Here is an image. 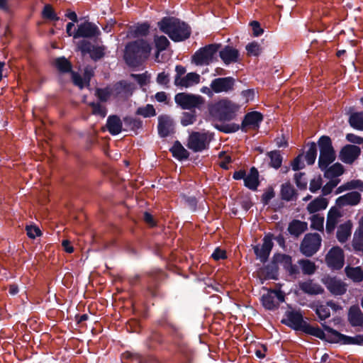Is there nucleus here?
<instances>
[{"instance_id":"17","label":"nucleus","mask_w":363,"mask_h":363,"mask_svg":"<svg viewBox=\"0 0 363 363\" xmlns=\"http://www.w3.org/2000/svg\"><path fill=\"white\" fill-rule=\"evenodd\" d=\"M162 272L161 270H152L148 272L147 279L146 281V291L149 296L152 298L160 296L159 290V283L161 279Z\"/></svg>"},{"instance_id":"24","label":"nucleus","mask_w":363,"mask_h":363,"mask_svg":"<svg viewBox=\"0 0 363 363\" xmlns=\"http://www.w3.org/2000/svg\"><path fill=\"white\" fill-rule=\"evenodd\" d=\"M259 277L264 280H277L279 277V267L272 257L270 263L263 266L258 271Z\"/></svg>"},{"instance_id":"1","label":"nucleus","mask_w":363,"mask_h":363,"mask_svg":"<svg viewBox=\"0 0 363 363\" xmlns=\"http://www.w3.org/2000/svg\"><path fill=\"white\" fill-rule=\"evenodd\" d=\"M156 324L167 332L172 343L179 348L180 352L188 355L189 349L183 342L184 333L182 328L173 320L168 308L164 309L160 317L157 320Z\"/></svg>"},{"instance_id":"7","label":"nucleus","mask_w":363,"mask_h":363,"mask_svg":"<svg viewBox=\"0 0 363 363\" xmlns=\"http://www.w3.org/2000/svg\"><path fill=\"white\" fill-rule=\"evenodd\" d=\"M317 145L320 150L318 167L321 170H324L335 160V151L332 140L328 135L320 136L317 142Z\"/></svg>"},{"instance_id":"34","label":"nucleus","mask_w":363,"mask_h":363,"mask_svg":"<svg viewBox=\"0 0 363 363\" xmlns=\"http://www.w3.org/2000/svg\"><path fill=\"white\" fill-rule=\"evenodd\" d=\"M164 335L160 331L153 330L147 339V346L149 349H155L157 346L164 344Z\"/></svg>"},{"instance_id":"12","label":"nucleus","mask_w":363,"mask_h":363,"mask_svg":"<svg viewBox=\"0 0 363 363\" xmlns=\"http://www.w3.org/2000/svg\"><path fill=\"white\" fill-rule=\"evenodd\" d=\"M209 143L207 133L192 131L188 137L186 147L194 152H199L208 149Z\"/></svg>"},{"instance_id":"2","label":"nucleus","mask_w":363,"mask_h":363,"mask_svg":"<svg viewBox=\"0 0 363 363\" xmlns=\"http://www.w3.org/2000/svg\"><path fill=\"white\" fill-rule=\"evenodd\" d=\"M157 26L174 42L184 41L191 33V27L186 22L173 16L163 17L157 23Z\"/></svg>"},{"instance_id":"48","label":"nucleus","mask_w":363,"mask_h":363,"mask_svg":"<svg viewBox=\"0 0 363 363\" xmlns=\"http://www.w3.org/2000/svg\"><path fill=\"white\" fill-rule=\"evenodd\" d=\"M345 271L347 277L353 281L360 282L363 280V270L359 267H347Z\"/></svg>"},{"instance_id":"41","label":"nucleus","mask_w":363,"mask_h":363,"mask_svg":"<svg viewBox=\"0 0 363 363\" xmlns=\"http://www.w3.org/2000/svg\"><path fill=\"white\" fill-rule=\"evenodd\" d=\"M267 156L269 159V166L275 169L281 167L283 162V156L280 150H272L267 152Z\"/></svg>"},{"instance_id":"37","label":"nucleus","mask_w":363,"mask_h":363,"mask_svg":"<svg viewBox=\"0 0 363 363\" xmlns=\"http://www.w3.org/2000/svg\"><path fill=\"white\" fill-rule=\"evenodd\" d=\"M328 201L327 199L318 196L310 202L307 206V211L309 213H315L328 207Z\"/></svg>"},{"instance_id":"50","label":"nucleus","mask_w":363,"mask_h":363,"mask_svg":"<svg viewBox=\"0 0 363 363\" xmlns=\"http://www.w3.org/2000/svg\"><path fill=\"white\" fill-rule=\"evenodd\" d=\"M154 42L157 50V57L159 56L161 52L165 50L170 45L169 40L164 35H155Z\"/></svg>"},{"instance_id":"61","label":"nucleus","mask_w":363,"mask_h":363,"mask_svg":"<svg viewBox=\"0 0 363 363\" xmlns=\"http://www.w3.org/2000/svg\"><path fill=\"white\" fill-rule=\"evenodd\" d=\"M26 230L28 237L30 239H35L42 235L41 230L36 225H26Z\"/></svg>"},{"instance_id":"14","label":"nucleus","mask_w":363,"mask_h":363,"mask_svg":"<svg viewBox=\"0 0 363 363\" xmlns=\"http://www.w3.org/2000/svg\"><path fill=\"white\" fill-rule=\"evenodd\" d=\"M274 234L268 233L264 236L262 239L263 242L261 247L258 245L253 247L255 255L262 263H265L269 259L274 246V243L272 242Z\"/></svg>"},{"instance_id":"15","label":"nucleus","mask_w":363,"mask_h":363,"mask_svg":"<svg viewBox=\"0 0 363 363\" xmlns=\"http://www.w3.org/2000/svg\"><path fill=\"white\" fill-rule=\"evenodd\" d=\"M77 48L83 55L89 54L90 57L96 62L105 55L104 46H94L86 40H82L77 43Z\"/></svg>"},{"instance_id":"45","label":"nucleus","mask_w":363,"mask_h":363,"mask_svg":"<svg viewBox=\"0 0 363 363\" xmlns=\"http://www.w3.org/2000/svg\"><path fill=\"white\" fill-rule=\"evenodd\" d=\"M298 264L301 267L302 273L305 275L313 274L317 269L315 262L308 259H301L298 261Z\"/></svg>"},{"instance_id":"20","label":"nucleus","mask_w":363,"mask_h":363,"mask_svg":"<svg viewBox=\"0 0 363 363\" xmlns=\"http://www.w3.org/2000/svg\"><path fill=\"white\" fill-rule=\"evenodd\" d=\"M175 123L173 118L167 114L158 117L157 131L160 138H164L174 133Z\"/></svg>"},{"instance_id":"27","label":"nucleus","mask_w":363,"mask_h":363,"mask_svg":"<svg viewBox=\"0 0 363 363\" xmlns=\"http://www.w3.org/2000/svg\"><path fill=\"white\" fill-rule=\"evenodd\" d=\"M361 198V194L358 191H353L339 196L336 199L335 203L339 207L356 206L360 202Z\"/></svg>"},{"instance_id":"59","label":"nucleus","mask_w":363,"mask_h":363,"mask_svg":"<svg viewBox=\"0 0 363 363\" xmlns=\"http://www.w3.org/2000/svg\"><path fill=\"white\" fill-rule=\"evenodd\" d=\"M305 173L299 172L294 174V180L297 187L301 190L306 189L307 187V181L304 178Z\"/></svg>"},{"instance_id":"8","label":"nucleus","mask_w":363,"mask_h":363,"mask_svg":"<svg viewBox=\"0 0 363 363\" xmlns=\"http://www.w3.org/2000/svg\"><path fill=\"white\" fill-rule=\"evenodd\" d=\"M321 325L323 330L329 333L328 335H325V339H322L323 341L331 344L363 345V335H357L354 337H350L340 333L325 323H321Z\"/></svg>"},{"instance_id":"26","label":"nucleus","mask_w":363,"mask_h":363,"mask_svg":"<svg viewBox=\"0 0 363 363\" xmlns=\"http://www.w3.org/2000/svg\"><path fill=\"white\" fill-rule=\"evenodd\" d=\"M347 321L353 328L363 327V313L358 305H352L349 308Z\"/></svg>"},{"instance_id":"29","label":"nucleus","mask_w":363,"mask_h":363,"mask_svg":"<svg viewBox=\"0 0 363 363\" xmlns=\"http://www.w3.org/2000/svg\"><path fill=\"white\" fill-rule=\"evenodd\" d=\"M123 121L117 115H111L106 121V128L109 133L112 135L119 134L123 129Z\"/></svg>"},{"instance_id":"31","label":"nucleus","mask_w":363,"mask_h":363,"mask_svg":"<svg viewBox=\"0 0 363 363\" xmlns=\"http://www.w3.org/2000/svg\"><path fill=\"white\" fill-rule=\"evenodd\" d=\"M341 216L339 210L335 207H332L329 210L327 216L325 230L327 233H332L337 223V219Z\"/></svg>"},{"instance_id":"3","label":"nucleus","mask_w":363,"mask_h":363,"mask_svg":"<svg viewBox=\"0 0 363 363\" xmlns=\"http://www.w3.org/2000/svg\"><path fill=\"white\" fill-rule=\"evenodd\" d=\"M285 318L281 320V323L289 328L296 330L301 331L306 335L314 336L317 338L325 339V333L323 328L321 329L318 325L313 326L303 319L301 312L298 310L286 311L284 313Z\"/></svg>"},{"instance_id":"10","label":"nucleus","mask_w":363,"mask_h":363,"mask_svg":"<svg viewBox=\"0 0 363 363\" xmlns=\"http://www.w3.org/2000/svg\"><path fill=\"white\" fill-rule=\"evenodd\" d=\"M174 101L183 110L201 109L205 99L200 95L180 92L174 96Z\"/></svg>"},{"instance_id":"42","label":"nucleus","mask_w":363,"mask_h":363,"mask_svg":"<svg viewBox=\"0 0 363 363\" xmlns=\"http://www.w3.org/2000/svg\"><path fill=\"white\" fill-rule=\"evenodd\" d=\"M54 66L62 74L70 73L72 71V63L64 56L57 57L54 61Z\"/></svg>"},{"instance_id":"28","label":"nucleus","mask_w":363,"mask_h":363,"mask_svg":"<svg viewBox=\"0 0 363 363\" xmlns=\"http://www.w3.org/2000/svg\"><path fill=\"white\" fill-rule=\"evenodd\" d=\"M298 286L301 291L311 296L322 294L324 292L323 288L320 284L314 283L312 279L299 282Z\"/></svg>"},{"instance_id":"53","label":"nucleus","mask_w":363,"mask_h":363,"mask_svg":"<svg viewBox=\"0 0 363 363\" xmlns=\"http://www.w3.org/2000/svg\"><path fill=\"white\" fill-rule=\"evenodd\" d=\"M311 308L315 311L320 321L325 320L330 316V311L327 305L319 304Z\"/></svg>"},{"instance_id":"30","label":"nucleus","mask_w":363,"mask_h":363,"mask_svg":"<svg viewBox=\"0 0 363 363\" xmlns=\"http://www.w3.org/2000/svg\"><path fill=\"white\" fill-rule=\"evenodd\" d=\"M244 185L252 191L257 189L259 185V172L255 167L250 168L249 174L244 178Z\"/></svg>"},{"instance_id":"11","label":"nucleus","mask_w":363,"mask_h":363,"mask_svg":"<svg viewBox=\"0 0 363 363\" xmlns=\"http://www.w3.org/2000/svg\"><path fill=\"white\" fill-rule=\"evenodd\" d=\"M321 240V237L318 233L305 235L300 245V252L306 257H312L319 250Z\"/></svg>"},{"instance_id":"39","label":"nucleus","mask_w":363,"mask_h":363,"mask_svg":"<svg viewBox=\"0 0 363 363\" xmlns=\"http://www.w3.org/2000/svg\"><path fill=\"white\" fill-rule=\"evenodd\" d=\"M200 82V75L196 72H189L185 77H182L181 79L175 84L176 86L182 87H189L194 84H197Z\"/></svg>"},{"instance_id":"46","label":"nucleus","mask_w":363,"mask_h":363,"mask_svg":"<svg viewBox=\"0 0 363 363\" xmlns=\"http://www.w3.org/2000/svg\"><path fill=\"white\" fill-rule=\"evenodd\" d=\"M350 125L359 130H363V111L354 112L350 116Z\"/></svg>"},{"instance_id":"64","label":"nucleus","mask_w":363,"mask_h":363,"mask_svg":"<svg viewBox=\"0 0 363 363\" xmlns=\"http://www.w3.org/2000/svg\"><path fill=\"white\" fill-rule=\"evenodd\" d=\"M275 196L274 191L272 186H269L262 196V202L264 205H267L270 200Z\"/></svg>"},{"instance_id":"52","label":"nucleus","mask_w":363,"mask_h":363,"mask_svg":"<svg viewBox=\"0 0 363 363\" xmlns=\"http://www.w3.org/2000/svg\"><path fill=\"white\" fill-rule=\"evenodd\" d=\"M136 116H142L144 118H150L156 116L155 108L152 104H147L144 106L138 107L135 112Z\"/></svg>"},{"instance_id":"40","label":"nucleus","mask_w":363,"mask_h":363,"mask_svg":"<svg viewBox=\"0 0 363 363\" xmlns=\"http://www.w3.org/2000/svg\"><path fill=\"white\" fill-rule=\"evenodd\" d=\"M352 223L349 220L341 224L337 231V239L341 243L345 242L351 235Z\"/></svg>"},{"instance_id":"18","label":"nucleus","mask_w":363,"mask_h":363,"mask_svg":"<svg viewBox=\"0 0 363 363\" xmlns=\"http://www.w3.org/2000/svg\"><path fill=\"white\" fill-rule=\"evenodd\" d=\"M235 79L232 77H218L213 79L210 86L213 92L218 94L221 92H230L234 90Z\"/></svg>"},{"instance_id":"19","label":"nucleus","mask_w":363,"mask_h":363,"mask_svg":"<svg viewBox=\"0 0 363 363\" xmlns=\"http://www.w3.org/2000/svg\"><path fill=\"white\" fill-rule=\"evenodd\" d=\"M101 34V31L94 23L85 21L78 25L77 29L73 34L74 38H91L97 37Z\"/></svg>"},{"instance_id":"23","label":"nucleus","mask_w":363,"mask_h":363,"mask_svg":"<svg viewBox=\"0 0 363 363\" xmlns=\"http://www.w3.org/2000/svg\"><path fill=\"white\" fill-rule=\"evenodd\" d=\"M361 149L354 145H346L340 152V159L346 164H352L360 155Z\"/></svg>"},{"instance_id":"38","label":"nucleus","mask_w":363,"mask_h":363,"mask_svg":"<svg viewBox=\"0 0 363 363\" xmlns=\"http://www.w3.org/2000/svg\"><path fill=\"white\" fill-rule=\"evenodd\" d=\"M111 89L113 94L116 96L121 94H131L133 92V84L125 80H121L114 84Z\"/></svg>"},{"instance_id":"16","label":"nucleus","mask_w":363,"mask_h":363,"mask_svg":"<svg viewBox=\"0 0 363 363\" xmlns=\"http://www.w3.org/2000/svg\"><path fill=\"white\" fill-rule=\"evenodd\" d=\"M325 262L333 269H340L345 263V255L342 249L338 246L333 247L325 256Z\"/></svg>"},{"instance_id":"32","label":"nucleus","mask_w":363,"mask_h":363,"mask_svg":"<svg viewBox=\"0 0 363 363\" xmlns=\"http://www.w3.org/2000/svg\"><path fill=\"white\" fill-rule=\"evenodd\" d=\"M308 229V224L305 221L293 220L289 224L287 230L290 235L298 238Z\"/></svg>"},{"instance_id":"33","label":"nucleus","mask_w":363,"mask_h":363,"mask_svg":"<svg viewBox=\"0 0 363 363\" xmlns=\"http://www.w3.org/2000/svg\"><path fill=\"white\" fill-rule=\"evenodd\" d=\"M123 124L125 127L124 130H130L135 134L138 133V130H141L143 126V122L140 118L133 116H127L123 118Z\"/></svg>"},{"instance_id":"60","label":"nucleus","mask_w":363,"mask_h":363,"mask_svg":"<svg viewBox=\"0 0 363 363\" xmlns=\"http://www.w3.org/2000/svg\"><path fill=\"white\" fill-rule=\"evenodd\" d=\"M340 179H331L328 182H327L322 188L323 195L327 196L330 194L333 189L339 184Z\"/></svg>"},{"instance_id":"55","label":"nucleus","mask_w":363,"mask_h":363,"mask_svg":"<svg viewBox=\"0 0 363 363\" xmlns=\"http://www.w3.org/2000/svg\"><path fill=\"white\" fill-rule=\"evenodd\" d=\"M245 49L247 50V55L249 56L258 57L262 52V48L256 41H252L248 43L246 45Z\"/></svg>"},{"instance_id":"22","label":"nucleus","mask_w":363,"mask_h":363,"mask_svg":"<svg viewBox=\"0 0 363 363\" xmlns=\"http://www.w3.org/2000/svg\"><path fill=\"white\" fill-rule=\"evenodd\" d=\"M323 284L334 296H341L347 291V284L335 277H328L323 279Z\"/></svg>"},{"instance_id":"56","label":"nucleus","mask_w":363,"mask_h":363,"mask_svg":"<svg viewBox=\"0 0 363 363\" xmlns=\"http://www.w3.org/2000/svg\"><path fill=\"white\" fill-rule=\"evenodd\" d=\"M89 106L92 108L91 113L94 116H99L105 118L107 114V108L99 102H90Z\"/></svg>"},{"instance_id":"44","label":"nucleus","mask_w":363,"mask_h":363,"mask_svg":"<svg viewBox=\"0 0 363 363\" xmlns=\"http://www.w3.org/2000/svg\"><path fill=\"white\" fill-rule=\"evenodd\" d=\"M281 197L283 200L289 201L296 197V192L293 186L290 183H285L281 185Z\"/></svg>"},{"instance_id":"62","label":"nucleus","mask_w":363,"mask_h":363,"mask_svg":"<svg viewBox=\"0 0 363 363\" xmlns=\"http://www.w3.org/2000/svg\"><path fill=\"white\" fill-rule=\"evenodd\" d=\"M303 156V153L299 154L291 162V168L294 171H298L305 167V164H304L303 162L302 161Z\"/></svg>"},{"instance_id":"36","label":"nucleus","mask_w":363,"mask_h":363,"mask_svg":"<svg viewBox=\"0 0 363 363\" xmlns=\"http://www.w3.org/2000/svg\"><path fill=\"white\" fill-rule=\"evenodd\" d=\"M150 28V24L147 22L138 23L130 28L129 35L134 38L145 37L149 34Z\"/></svg>"},{"instance_id":"9","label":"nucleus","mask_w":363,"mask_h":363,"mask_svg":"<svg viewBox=\"0 0 363 363\" xmlns=\"http://www.w3.org/2000/svg\"><path fill=\"white\" fill-rule=\"evenodd\" d=\"M221 47L220 43H212L199 48L192 55V62L199 66L210 65L217 60V53Z\"/></svg>"},{"instance_id":"5","label":"nucleus","mask_w":363,"mask_h":363,"mask_svg":"<svg viewBox=\"0 0 363 363\" xmlns=\"http://www.w3.org/2000/svg\"><path fill=\"white\" fill-rule=\"evenodd\" d=\"M263 119V115L260 112L255 111L245 115L240 125L234 123H223L215 125V128L218 130L227 134L235 133L240 129L243 132H246L247 128L252 130L258 129Z\"/></svg>"},{"instance_id":"13","label":"nucleus","mask_w":363,"mask_h":363,"mask_svg":"<svg viewBox=\"0 0 363 363\" xmlns=\"http://www.w3.org/2000/svg\"><path fill=\"white\" fill-rule=\"evenodd\" d=\"M263 307L269 311L277 310L280 303L284 302L285 294L281 290L269 289L260 298Z\"/></svg>"},{"instance_id":"35","label":"nucleus","mask_w":363,"mask_h":363,"mask_svg":"<svg viewBox=\"0 0 363 363\" xmlns=\"http://www.w3.org/2000/svg\"><path fill=\"white\" fill-rule=\"evenodd\" d=\"M172 156L179 161L187 160L189 152L183 147L179 140H176L169 149Z\"/></svg>"},{"instance_id":"54","label":"nucleus","mask_w":363,"mask_h":363,"mask_svg":"<svg viewBox=\"0 0 363 363\" xmlns=\"http://www.w3.org/2000/svg\"><path fill=\"white\" fill-rule=\"evenodd\" d=\"M42 17L46 20L57 21L60 18L54 11L53 7L50 4H45L42 11Z\"/></svg>"},{"instance_id":"51","label":"nucleus","mask_w":363,"mask_h":363,"mask_svg":"<svg viewBox=\"0 0 363 363\" xmlns=\"http://www.w3.org/2000/svg\"><path fill=\"white\" fill-rule=\"evenodd\" d=\"M307 145L308 150L306 152L305 159L308 165H312L315 163L317 157V143L310 142Z\"/></svg>"},{"instance_id":"63","label":"nucleus","mask_w":363,"mask_h":363,"mask_svg":"<svg viewBox=\"0 0 363 363\" xmlns=\"http://www.w3.org/2000/svg\"><path fill=\"white\" fill-rule=\"evenodd\" d=\"M70 74L73 84L77 87H79L80 89H84V84L82 77L78 72H74L73 70L70 72Z\"/></svg>"},{"instance_id":"21","label":"nucleus","mask_w":363,"mask_h":363,"mask_svg":"<svg viewBox=\"0 0 363 363\" xmlns=\"http://www.w3.org/2000/svg\"><path fill=\"white\" fill-rule=\"evenodd\" d=\"M277 264H281L289 275L296 277L299 274V269L296 264H293L290 255L281 253H275L273 255Z\"/></svg>"},{"instance_id":"6","label":"nucleus","mask_w":363,"mask_h":363,"mask_svg":"<svg viewBox=\"0 0 363 363\" xmlns=\"http://www.w3.org/2000/svg\"><path fill=\"white\" fill-rule=\"evenodd\" d=\"M211 116L220 121H230L236 118L240 106L228 99H223L208 105Z\"/></svg>"},{"instance_id":"43","label":"nucleus","mask_w":363,"mask_h":363,"mask_svg":"<svg viewBox=\"0 0 363 363\" xmlns=\"http://www.w3.org/2000/svg\"><path fill=\"white\" fill-rule=\"evenodd\" d=\"M359 189L361 191H363V182L359 179L352 180L350 182H347L341 186H338L335 191V194H338L345 191L352 190V189Z\"/></svg>"},{"instance_id":"58","label":"nucleus","mask_w":363,"mask_h":363,"mask_svg":"<svg viewBox=\"0 0 363 363\" xmlns=\"http://www.w3.org/2000/svg\"><path fill=\"white\" fill-rule=\"evenodd\" d=\"M311 228L318 231L323 230L324 217L315 214L311 218Z\"/></svg>"},{"instance_id":"25","label":"nucleus","mask_w":363,"mask_h":363,"mask_svg":"<svg viewBox=\"0 0 363 363\" xmlns=\"http://www.w3.org/2000/svg\"><path fill=\"white\" fill-rule=\"evenodd\" d=\"M218 52H219V57L221 60L226 65L235 63L239 60L240 53L238 50L232 46L225 45L223 48L221 47Z\"/></svg>"},{"instance_id":"47","label":"nucleus","mask_w":363,"mask_h":363,"mask_svg":"<svg viewBox=\"0 0 363 363\" xmlns=\"http://www.w3.org/2000/svg\"><path fill=\"white\" fill-rule=\"evenodd\" d=\"M324 176L326 178H334L342 175L344 173V167L339 162H336L330 167H327Z\"/></svg>"},{"instance_id":"4","label":"nucleus","mask_w":363,"mask_h":363,"mask_svg":"<svg viewBox=\"0 0 363 363\" xmlns=\"http://www.w3.org/2000/svg\"><path fill=\"white\" fill-rule=\"evenodd\" d=\"M151 47L144 39L128 42L124 49L123 59L130 67H138L148 58Z\"/></svg>"},{"instance_id":"49","label":"nucleus","mask_w":363,"mask_h":363,"mask_svg":"<svg viewBox=\"0 0 363 363\" xmlns=\"http://www.w3.org/2000/svg\"><path fill=\"white\" fill-rule=\"evenodd\" d=\"M197 120V114L196 110H189L182 113L180 117V123L182 126L186 127L193 125Z\"/></svg>"},{"instance_id":"57","label":"nucleus","mask_w":363,"mask_h":363,"mask_svg":"<svg viewBox=\"0 0 363 363\" xmlns=\"http://www.w3.org/2000/svg\"><path fill=\"white\" fill-rule=\"evenodd\" d=\"M113 91L111 87L106 86L105 88H97L96 90V96L101 102H106Z\"/></svg>"}]
</instances>
